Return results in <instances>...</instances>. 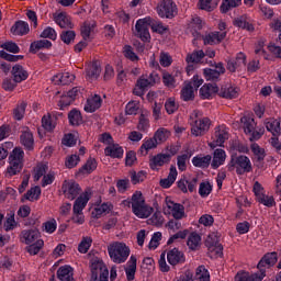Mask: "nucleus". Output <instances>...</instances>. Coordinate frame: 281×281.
<instances>
[{"mask_svg":"<svg viewBox=\"0 0 281 281\" xmlns=\"http://www.w3.org/2000/svg\"><path fill=\"white\" fill-rule=\"evenodd\" d=\"M123 205L131 206L137 218H148L153 214V206L146 203V198H144L142 191H135L130 200L123 201Z\"/></svg>","mask_w":281,"mask_h":281,"instance_id":"obj_1","label":"nucleus"},{"mask_svg":"<svg viewBox=\"0 0 281 281\" xmlns=\"http://www.w3.org/2000/svg\"><path fill=\"white\" fill-rule=\"evenodd\" d=\"M108 254L112 262L122 265V262H126L128 256H131V248L122 241H114L108 246Z\"/></svg>","mask_w":281,"mask_h":281,"instance_id":"obj_2","label":"nucleus"},{"mask_svg":"<svg viewBox=\"0 0 281 281\" xmlns=\"http://www.w3.org/2000/svg\"><path fill=\"white\" fill-rule=\"evenodd\" d=\"M22 238L24 243L29 245L26 249L31 256H36L45 245V241L41 239V232H38V229L24 231Z\"/></svg>","mask_w":281,"mask_h":281,"instance_id":"obj_3","label":"nucleus"},{"mask_svg":"<svg viewBox=\"0 0 281 281\" xmlns=\"http://www.w3.org/2000/svg\"><path fill=\"white\" fill-rule=\"evenodd\" d=\"M243 130L248 135L250 142L254 139H260L265 135V127H257L256 121L249 115H245L240 119Z\"/></svg>","mask_w":281,"mask_h":281,"instance_id":"obj_4","label":"nucleus"},{"mask_svg":"<svg viewBox=\"0 0 281 281\" xmlns=\"http://www.w3.org/2000/svg\"><path fill=\"white\" fill-rule=\"evenodd\" d=\"M228 168L235 169L237 175H245V172H251V160L247 156H232Z\"/></svg>","mask_w":281,"mask_h":281,"instance_id":"obj_5","label":"nucleus"},{"mask_svg":"<svg viewBox=\"0 0 281 281\" xmlns=\"http://www.w3.org/2000/svg\"><path fill=\"white\" fill-rule=\"evenodd\" d=\"M165 214H170L176 221L186 218V207L182 204L175 203L171 198L165 199L164 205Z\"/></svg>","mask_w":281,"mask_h":281,"instance_id":"obj_6","label":"nucleus"},{"mask_svg":"<svg viewBox=\"0 0 281 281\" xmlns=\"http://www.w3.org/2000/svg\"><path fill=\"white\" fill-rule=\"evenodd\" d=\"M153 25L150 16H146L136 21L134 34L144 43L150 41V32L148 29Z\"/></svg>","mask_w":281,"mask_h":281,"instance_id":"obj_7","label":"nucleus"},{"mask_svg":"<svg viewBox=\"0 0 281 281\" xmlns=\"http://www.w3.org/2000/svg\"><path fill=\"white\" fill-rule=\"evenodd\" d=\"M159 80V76L157 75H150L148 79L140 77L133 90L134 95H138V98H142L148 91L149 87H153Z\"/></svg>","mask_w":281,"mask_h":281,"instance_id":"obj_8","label":"nucleus"},{"mask_svg":"<svg viewBox=\"0 0 281 281\" xmlns=\"http://www.w3.org/2000/svg\"><path fill=\"white\" fill-rule=\"evenodd\" d=\"M80 184L76 182L75 180H65L61 186V192L65 196V199H68L69 201H74L78 194H80Z\"/></svg>","mask_w":281,"mask_h":281,"instance_id":"obj_9","label":"nucleus"},{"mask_svg":"<svg viewBox=\"0 0 281 281\" xmlns=\"http://www.w3.org/2000/svg\"><path fill=\"white\" fill-rule=\"evenodd\" d=\"M157 12L161 19H172L177 14V5L172 0H162L157 7Z\"/></svg>","mask_w":281,"mask_h":281,"instance_id":"obj_10","label":"nucleus"},{"mask_svg":"<svg viewBox=\"0 0 281 281\" xmlns=\"http://www.w3.org/2000/svg\"><path fill=\"white\" fill-rule=\"evenodd\" d=\"M226 139H229V130L225 125L215 128L213 140L209 144L211 148L223 146Z\"/></svg>","mask_w":281,"mask_h":281,"instance_id":"obj_11","label":"nucleus"},{"mask_svg":"<svg viewBox=\"0 0 281 281\" xmlns=\"http://www.w3.org/2000/svg\"><path fill=\"white\" fill-rule=\"evenodd\" d=\"M203 58H205V53L203 50H194L193 53L187 55L186 63L188 64V76H192V71H194L193 65H199Z\"/></svg>","mask_w":281,"mask_h":281,"instance_id":"obj_12","label":"nucleus"},{"mask_svg":"<svg viewBox=\"0 0 281 281\" xmlns=\"http://www.w3.org/2000/svg\"><path fill=\"white\" fill-rule=\"evenodd\" d=\"M167 260L171 267L183 265L186 262V254L179 248H171L167 252Z\"/></svg>","mask_w":281,"mask_h":281,"instance_id":"obj_13","label":"nucleus"},{"mask_svg":"<svg viewBox=\"0 0 281 281\" xmlns=\"http://www.w3.org/2000/svg\"><path fill=\"white\" fill-rule=\"evenodd\" d=\"M196 178L195 177H183L180 179L178 183V188L183 194H188V192H194L196 190Z\"/></svg>","mask_w":281,"mask_h":281,"instance_id":"obj_14","label":"nucleus"},{"mask_svg":"<svg viewBox=\"0 0 281 281\" xmlns=\"http://www.w3.org/2000/svg\"><path fill=\"white\" fill-rule=\"evenodd\" d=\"M207 131H210V119H200L196 120L191 127V135L201 137V135H205Z\"/></svg>","mask_w":281,"mask_h":281,"instance_id":"obj_15","label":"nucleus"},{"mask_svg":"<svg viewBox=\"0 0 281 281\" xmlns=\"http://www.w3.org/2000/svg\"><path fill=\"white\" fill-rule=\"evenodd\" d=\"M214 235L206 238L205 246L209 249L210 258H221L223 256V246L217 240H212Z\"/></svg>","mask_w":281,"mask_h":281,"instance_id":"obj_16","label":"nucleus"},{"mask_svg":"<svg viewBox=\"0 0 281 281\" xmlns=\"http://www.w3.org/2000/svg\"><path fill=\"white\" fill-rule=\"evenodd\" d=\"M203 25H205V23L203 22V20H201V18L193 16L188 21L187 32H189V34H192V36H194L195 38H199V32L203 30Z\"/></svg>","mask_w":281,"mask_h":281,"instance_id":"obj_17","label":"nucleus"},{"mask_svg":"<svg viewBox=\"0 0 281 281\" xmlns=\"http://www.w3.org/2000/svg\"><path fill=\"white\" fill-rule=\"evenodd\" d=\"M98 24H95V21H86L81 25V36L83 41H93V37L95 36Z\"/></svg>","mask_w":281,"mask_h":281,"instance_id":"obj_18","label":"nucleus"},{"mask_svg":"<svg viewBox=\"0 0 281 281\" xmlns=\"http://www.w3.org/2000/svg\"><path fill=\"white\" fill-rule=\"evenodd\" d=\"M267 277L265 271H260L257 273H249L247 271L238 272L235 277V281H262Z\"/></svg>","mask_w":281,"mask_h":281,"instance_id":"obj_19","label":"nucleus"},{"mask_svg":"<svg viewBox=\"0 0 281 281\" xmlns=\"http://www.w3.org/2000/svg\"><path fill=\"white\" fill-rule=\"evenodd\" d=\"M276 262H278V254L269 252L261 258L257 266V269H259V271H265V273H267L266 270L269 269L270 267H273Z\"/></svg>","mask_w":281,"mask_h":281,"instance_id":"obj_20","label":"nucleus"},{"mask_svg":"<svg viewBox=\"0 0 281 281\" xmlns=\"http://www.w3.org/2000/svg\"><path fill=\"white\" fill-rule=\"evenodd\" d=\"M92 273H98L99 281H109V269L102 261H93L91 263Z\"/></svg>","mask_w":281,"mask_h":281,"instance_id":"obj_21","label":"nucleus"},{"mask_svg":"<svg viewBox=\"0 0 281 281\" xmlns=\"http://www.w3.org/2000/svg\"><path fill=\"white\" fill-rule=\"evenodd\" d=\"M227 36V32L214 31L204 35L203 41L204 45H218Z\"/></svg>","mask_w":281,"mask_h":281,"instance_id":"obj_22","label":"nucleus"},{"mask_svg":"<svg viewBox=\"0 0 281 281\" xmlns=\"http://www.w3.org/2000/svg\"><path fill=\"white\" fill-rule=\"evenodd\" d=\"M100 106H102V98L98 94H92L88 98L83 109L86 113H95Z\"/></svg>","mask_w":281,"mask_h":281,"instance_id":"obj_23","label":"nucleus"},{"mask_svg":"<svg viewBox=\"0 0 281 281\" xmlns=\"http://www.w3.org/2000/svg\"><path fill=\"white\" fill-rule=\"evenodd\" d=\"M91 199V190H86L83 193H81L75 201L72 210L76 212H83V210L87 207V203H89Z\"/></svg>","mask_w":281,"mask_h":281,"instance_id":"obj_24","label":"nucleus"},{"mask_svg":"<svg viewBox=\"0 0 281 281\" xmlns=\"http://www.w3.org/2000/svg\"><path fill=\"white\" fill-rule=\"evenodd\" d=\"M216 93H218V86H216V83H205L200 88V98H202V100H210L214 98Z\"/></svg>","mask_w":281,"mask_h":281,"instance_id":"obj_25","label":"nucleus"},{"mask_svg":"<svg viewBox=\"0 0 281 281\" xmlns=\"http://www.w3.org/2000/svg\"><path fill=\"white\" fill-rule=\"evenodd\" d=\"M76 80V75L71 72H58L52 78L54 85H71Z\"/></svg>","mask_w":281,"mask_h":281,"instance_id":"obj_26","label":"nucleus"},{"mask_svg":"<svg viewBox=\"0 0 281 281\" xmlns=\"http://www.w3.org/2000/svg\"><path fill=\"white\" fill-rule=\"evenodd\" d=\"M246 63L247 56L244 53H238L235 58L227 63V69L228 71L234 72L237 69H240V67L245 66Z\"/></svg>","mask_w":281,"mask_h":281,"instance_id":"obj_27","label":"nucleus"},{"mask_svg":"<svg viewBox=\"0 0 281 281\" xmlns=\"http://www.w3.org/2000/svg\"><path fill=\"white\" fill-rule=\"evenodd\" d=\"M170 161V155L168 154H158L157 156H154L149 160V168L151 170H159L164 164H168Z\"/></svg>","mask_w":281,"mask_h":281,"instance_id":"obj_28","label":"nucleus"},{"mask_svg":"<svg viewBox=\"0 0 281 281\" xmlns=\"http://www.w3.org/2000/svg\"><path fill=\"white\" fill-rule=\"evenodd\" d=\"M135 273H137V257L131 256L125 266V276L128 281L135 280Z\"/></svg>","mask_w":281,"mask_h":281,"instance_id":"obj_29","label":"nucleus"},{"mask_svg":"<svg viewBox=\"0 0 281 281\" xmlns=\"http://www.w3.org/2000/svg\"><path fill=\"white\" fill-rule=\"evenodd\" d=\"M265 126L276 137L281 133V119H266Z\"/></svg>","mask_w":281,"mask_h":281,"instance_id":"obj_30","label":"nucleus"},{"mask_svg":"<svg viewBox=\"0 0 281 281\" xmlns=\"http://www.w3.org/2000/svg\"><path fill=\"white\" fill-rule=\"evenodd\" d=\"M54 21L59 27L63 29H71L74 27V23H71V18L64 12L55 13L54 14Z\"/></svg>","mask_w":281,"mask_h":281,"instance_id":"obj_31","label":"nucleus"},{"mask_svg":"<svg viewBox=\"0 0 281 281\" xmlns=\"http://www.w3.org/2000/svg\"><path fill=\"white\" fill-rule=\"evenodd\" d=\"M8 161H12L13 164H19L20 166H24L25 164V151H23V148L15 147L10 153Z\"/></svg>","mask_w":281,"mask_h":281,"instance_id":"obj_32","label":"nucleus"},{"mask_svg":"<svg viewBox=\"0 0 281 281\" xmlns=\"http://www.w3.org/2000/svg\"><path fill=\"white\" fill-rule=\"evenodd\" d=\"M221 74H225V67H223V64H217L215 66V69H212V68L204 69L205 80H216L218 79Z\"/></svg>","mask_w":281,"mask_h":281,"instance_id":"obj_33","label":"nucleus"},{"mask_svg":"<svg viewBox=\"0 0 281 281\" xmlns=\"http://www.w3.org/2000/svg\"><path fill=\"white\" fill-rule=\"evenodd\" d=\"M11 74L13 76L14 82H23V80H27L30 74L27 70L23 68L21 65H15L12 67Z\"/></svg>","mask_w":281,"mask_h":281,"instance_id":"obj_34","label":"nucleus"},{"mask_svg":"<svg viewBox=\"0 0 281 281\" xmlns=\"http://www.w3.org/2000/svg\"><path fill=\"white\" fill-rule=\"evenodd\" d=\"M178 175L179 172L177 171V167L171 166L168 177L160 180V187L165 189L171 188L177 181Z\"/></svg>","mask_w":281,"mask_h":281,"instance_id":"obj_35","label":"nucleus"},{"mask_svg":"<svg viewBox=\"0 0 281 281\" xmlns=\"http://www.w3.org/2000/svg\"><path fill=\"white\" fill-rule=\"evenodd\" d=\"M11 33L14 36H24V34L30 33V24H27L25 21H18L11 27Z\"/></svg>","mask_w":281,"mask_h":281,"instance_id":"obj_36","label":"nucleus"},{"mask_svg":"<svg viewBox=\"0 0 281 281\" xmlns=\"http://www.w3.org/2000/svg\"><path fill=\"white\" fill-rule=\"evenodd\" d=\"M233 25H235V27H240L241 30H247V32H254L255 30L254 24L249 22V18L247 15L237 16L233 21Z\"/></svg>","mask_w":281,"mask_h":281,"instance_id":"obj_37","label":"nucleus"},{"mask_svg":"<svg viewBox=\"0 0 281 281\" xmlns=\"http://www.w3.org/2000/svg\"><path fill=\"white\" fill-rule=\"evenodd\" d=\"M187 246L190 251H199L201 249V235L199 233H191L188 236Z\"/></svg>","mask_w":281,"mask_h":281,"instance_id":"obj_38","label":"nucleus"},{"mask_svg":"<svg viewBox=\"0 0 281 281\" xmlns=\"http://www.w3.org/2000/svg\"><path fill=\"white\" fill-rule=\"evenodd\" d=\"M104 153L108 157H112L113 159H120L124 157V149L119 144L109 145Z\"/></svg>","mask_w":281,"mask_h":281,"instance_id":"obj_39","label":"nucleus"},{"mask_svg":"<svg viewBox=\"0 0 281 281\" xmlns=\"http://www.w3.org/2000/svg\"><path fill=\"white\" fill-rule=\"evenodd\" d=\"M57 278L60 281H74V268L71 266H63L57 271Z\"/></svg>","mask_w":281,"mask_h":281,"instance_id":"obj_40","label":"nucleus"},{"mask_svg":"<svg viewBox=\"0 0 281 281\" xmlns=\"http://www.w3.org/2000/svg\"><path fill=\"white\" fill-rule=\"evenodd\" d=\"M225 159H227V154L223 149H215L211 162L212 168H220L225 164Z\"/></svg>","mask_w":281,"mask_h":281,"instance_id":"obj_41","label":"nucleus"},{"mask_svg":"<svg viewBox=\"0 0 281 281\" xmlns=\"http://www.w3.org/2000/svg\"><path fill=\"white\" fill-rule=\"evenodd\" d=\"M8 164L9 166L4 170V177L7 179H11V177H16V175H20L21 170H23V165L12 162V160H8Z\"/></svg>","mask_w":281,"mask_h":281,"instance_id":"obj_42","label":"nucleus"},{"mask_svg":"<svg viewBox=\"0 0 281 281\" xmlns=\"http://www.w3.org/2000/svg\"><path fill=\"white\" fill-rule=\"evenodd\" d=\"M102 69L100 68V64L94 61L89 64L86 69V76L89 80H97L101 74Z\"/></svg>","mask_w":281,"mask_h":281,"instance_id":"obj_43","label":"nucleus"},{"mask_svg":"<svg viewBox=\"0 0 281 281\" xmlns=\"http://www.w3.org/2000/svg\"><path fill=\"white\" fill-rule=\"evenodd\" d=\"M113 210V205L111 203H102L97 204L92 211L93 218H100V216H104V214H109Z\"/></svg>","mask_w":281,"mask_h":281,"instance_id":"obj_44","label":"nucleus"},{"mask_svg":"<svg viewBox=\"0 0 281 281\" xmlns=\"http://www.w3.org/2000/svg\"><path fill=\"white\" fill-rule=\"evenodd\" d=\"M158 145H159V143H157L155 137L145 138L143 140V144H142L140 148H139V153H140V155L146 156V155H148L149 150H153V149L157 148Z\"/></svg>","mask_w":281,"mask_h":281,"instance_id":"obj_45","label":"nucleus"},{"mask_svg":"<svg viewBox=\"0 0 281 281\" xmlns=\"http://www.w3.org/2000/svg\"><path fill=\"white\" fill-rule=\"evenodd\" d=\"M240 5H243V0H223L220 9L223 14H227V12L240 8Z\"/></svg>","mask_w":281,"mask_h":281,"instance_id":"obj_46","label":"nucleus"},{"mask_svg":"<svg viewBox=\"0 0 281 281\" xmlns=\"http://www.w3.org/2000/svg\"><path fill=\"white\" fill-rule=\"evenodd\" d=\"M194 93H196V89L192 88V82H184V86L181 90V99L184 102H189V100H194Z\"/></svg>","mask_w":281,"mask_h":281,"instance_id":"obj_47","label":"nucleus"},{"mask_svg":"<svg viewBox=\"0 0 281 281\" xmlns=\"http://www.w3.org/2000/svg\"><path fill=\"white\" fill-rule=\"evenodd\" d=\"M20 142L24 148L32 150L34 148V135L30 131H25L20 136Z\"/></svg>","mask_w":281,"mask_h":281,"instance_id":"obj_48","label":"nucleus"},{"mask_svg":"<svg viewBox=\"0 0 281 281\" xmlns=\"http://www.w3.org/2000/svg\"><path fill=\"white\" fill-rule=\"evenodd\" d=\"M56 116L52 114H45L42 117V126L44 130H46L48 133H52L54 128H56Z\"/></svg>","mask_w":281,"mask_h":281,"instance_id":"obj_49","label":"nucleus"},{"mask_svg":"<svg viewBox=\"0 0 281 281\" xmlns=\"http://www.w3.org/2000/svg\"><path fill=\"white\" fill-rule=\"evenodd\" d=\"M212 161V156L206 155V156H195L192 159V164L193 166H195V168H207V166H210Z\"/></svg>","mask_w":281,"mask_h":281,"instance_id":"obj_50","label":"nucleus"},{"mask_svg":"<svg viewBox=\"0 0 281 281\" xmlns=\"http://www.w3.org/2000/svg\"><path fill=\"white\" fill-rule=\"evenodd\" d=\"M239 89L234 86H228L225 88H222L220 95L222 98H226L228 100H234V98H238Z\"/></svg>","mask_w":281,"mask_h":281,"instance_id":"obj_51","label":"nucleus"},{"mask_svg":"<svg viewBox=\"0 0 281 281\" xmlns=\"http://www.w3.org/2000/svg\"><path fill=\"white\" fill-rule=\"evenodd\" d=\"M40 198H41V187H33L22 196V202L38 201Z\"/></svg>","mask_w":281,"mask_h":281,"instance_id":"obj_52","label":"nucleus"},{"mask_svg":"<svg viewBox=\"0 0 281 281\" xmlns=\"http://www.w3.org/2000/svg\"><path fill=\"white\" fill-rule=\"evenodd\" d=\"M98 168V161L94 158H89L87 162L79 169V175H91Z\"/></svg>","mask_w":281,"mask_h":281,"instance_id":"obj_53","label":"nucleus"},{"mask_svg":"<svg viewBox=\"0 0 281 281\" xmlns=\"http://www.w3.org/2000/svg\"><path fill=\"white\" fill-rule=\"evenodd\" d=\"M91 245H93V238L89 236H83L78 245L79 254H87V251L91 249Z\"/></svg>","mask_w":281,"mask_h":281,"instance_id":"obj_54","label":"nucleus"},{"mask_svg":"<svg viewBox=\"0 0 281 281\" xmlns=\"http://www.w3.org/2000/svg\"><path fill=\"white\" fill-rule=\"evenodd\" d=\"M168 137H170V131L164 127L158 128L154 134V139L157 142V144H164Z\"/></svg>","mask_w":281,"mask_h":281,"instance_id":"obj_55","label":"nucleus"},{"mask_svg":"<svg viewBox=\"0 0 281 281\" xmlns=\"http://www.w3.org/2000/svg\"><path fill=\"white\" fill-rule=\"evenodd\" d=\"M68 120L72 126H80L82 124V113L78 110H71L68 114Z\"/></svg>","mask_w":281,"mask_h":281,"instance_id":"obj_56","label":"nucleus"},{"mask_svg":"<svg viewBox=\"0 0 281 281\" xmlns=\"http://www.w3.org/2000/svg\"><path fill=\"white\" fill-rule=\"evenodd\" d=\"M49 47H52V42L48 40H40L31 44L30 50L38 52V49H49Z\"/></svg>","mask_w":281,"mask_h":281,"instance_id":"obj_57","label":"nucleus"},{"mask_svg":"<svg viewBox=\"0 0 281 281\" xmlns=\"http://www.w3.org/2000/svg\"><path fill=\"white\" fill-rule=\"evenodd\" d=\"M190 157H192V151L187 150L182 155L178 156V168L179 170L183 171L186 168H188V161L190 160Z\"/></svg>","mask_w":281,"mask_h":281,"instance_id":"obj_58","label":"nucleus"},{"mask_svg":"<svg viewBox=\"0 0 281 281\" xmlns=\"http://www.w3.org/2000/svg\"><path fill=\"white\" fill-rule=\"evenodd\" d=\"M198 5L200 10L212 12V10L216 9V7L218 5V2L216 0H199Z\"/></svg>","mask_w":281,"mask_h":281,"instance_id":"obj_59","label":"nucleus"},{"mask_svg":"<svg viewBox=\"0 0 281 281\" xmlns=\"http://www.w3.org/2000/svg\"><path fill=\"white\" fill-rule=\"evenodd\" d=\"M58 227V223L54 218H50L43 223L42 231L46 234H54Z\"/></svg>","mask_w":281,"mask_h":281,"instance_id":"obj_60","label":"nucleus"},{"mask_svg":"<svg viewBox=\"0 0 281 281\" xmlns=\"http://www.w3.org/2000/svg\"><path fill=\"white\" fill-rule=\"evenodd\" d=\"M140 103L139 101H130L125 106L126 115H137L139 112Z\"/></svg>","mask_w":281,"mask_h":281,"instance_id":"obj_61","label":"nucleus"},{"mask_svg":"<svg viewBox=\"0 0 281 281\" xmlns=\"http://www.w3.org/2000/svg\"><path fill=\"white\" fill-rule=\"evenodd\" d=\"M195 278L200 281H210V271L205 269V266H199L195 269Z\"/></svg>","mask_w":281,"mask_h":281,"instance_id":"obj_62","label":"nucleus"},{"mask_svg":"<svg viewBox=\"0 0 281 281\" xmlns=\"http://www.w3.org/2000/svg\"><path fill=\"white\" fill-rule=\"evenodd\" d=\"M165 109L168 115H172V113H176V111L179 109V103H177V100H175V98H169L165 102Z\"/></svg>","mask_w":281,"mask_h":281,"instance_id":"obj_63","label":"nucleus"},{"mask_svg":"<svg viewBox=\"0 0 281 281\" xmlns=\"http://www.w3.org/2000/svg\"><path fill=\"white\" fill-rule=\"evenodd\" d=\"M47 172V165L38 164L33 170V179L34 181H38L41 177H43Z\"/></svg>","mask_w":281,"mask_h":281,"instance_id":"obj_64","label":"nucleus"}]
</instances>
